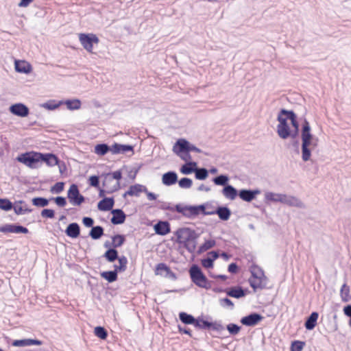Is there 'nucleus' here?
Here are the masks:
<instances>
[{"mask_svg": "<svg viewBox=\"0 0 351 351\" xmlns=\"http://www.w3.org/2000/svg\"><path fill=\"white\" fill-rule=\"evenodd\" d=\"M174 234L176 236V243L182 244L190 253L195 252L197 245L196 240L199 237V234L195 230L188 227L180 228Z\"/></svg>", "mask_w": 351, "mask_h": 351, "instance_id": "obj_1", "label": "nucleus"}, {"mask_svg": "<svg viewBox=\"0 0 351 351\" xmlns=\"http://www.w3.org/2000/svg\"><path fill=\"white\" fill-rule=\"evenodd\" d=\"M189 273L191 282L197 287L206 290L211 289L213 282L207 278L199 265H192L189 268Z\"/></svg>", "mask_w": 351, "mask_h": 351, "instance_id": "obj_2", "label": "nucleus"}, {"mask_svg": "<svg viewBox=\"0 0 351 351\" xmlns=\"http://www.w3.org/2000/svg\"><path fill=\"white\" fill-rule=\"evenodd\" d=\"M194 327L199 330H211L218 332H221L225 329L221 321L209 322L205 319L202 315L197 317Z\"/></svg>", "mask_w": 351, "mask_h": 351, "instance_id": "obj_3", "label": "nucleus"}, {"mask_svg": "<svg viewBox=\"0 0 351 351\" xmlns=\"http://www.w3.org/2000/svg\"><path fill=\"white\" fill-rule=\"evenodd\" d=\"M40 152H27L19 154L16 157V160L21 162L28 167L36 168L38 164L40 162Z\"/></svg>", "mask_w": 351, "mask_h": 351, "instance_id": "obj_4", "label": "nucleus"}, {"mask_svg": "<svg viewBox=\"0 0 351 351\" xmlns=\"http://www.w3.org/2000/svg\"><path fill=\"white\" fill-rule=\"evenodd\" d=\"M79 40L83 47L90 53L93 52L94 45H97L99 42L97 36L93 33H80Z\"/></svg>", "mask_w": 351, "mask_h": 351, "instance_id": "obj_5", "label": "nucleus"}, {"mask_svg": "<svg viewBox=\"0 0 351 351\" xmlns=\"http://www.w3.org/2000/svg\"><path fill=\"white\" fill-rule=\"evenodd\" d=\"M67 198L72 205L77 206L86 200V197L80 193L77 184H71L67 191Z\"/></svg>", "mask_w": 351, "mask_h": 351, "instance_id": "obj_6", "label": "nucleus"}, {"mask_svg": "<svg viewBox=\"0 0 351 351\" xmlns=\"http://www.w3.org/2000/svg\"><path fill=\"white\" fill-rule=\"evenodd\" d=\"M265 199L267 201L272 202H280L289 206L295 204L297 199L291 196L285 194L275 193L272 192H267L265 193Z\"/></svg>", "mask_w": 351, "mask_h": 351, "instance_id": "obj_7", "label": "nucleus"}, {"mask_svg": "<svg viewBox=\"0 0 351 351\" xmlns=\"http://www.w3.org/2000/svg\"><path fill=\"white\" fill-rule=\"evenodd\" d=\"M174 208L177 213L190 219H193L198 216L195 205L177 204L174 205Z\"/></svg>", "mask_w": 351, "mask_h": 351, "instance_id": "obj_8", "label": "nucleus"}, {"mask_svg": "<svg viewBox=\"0 0 351 351\" xmlns=\"http://www.w3.org/2000/svg\"><path fill=\"white\" fill-rule=\"evenodd\" d=\"M0 232L3 234H28L29 230L19 223H5L0 226Z\"/></svg>", "mask_w": 351, "mask_h": 351, "instance_id": "obj_9", "label": "nucleus"}, {"mask_svg": "<svg viewBox=\"0 0 351 351\" xmlns=\"http://www.w3.org/2000/svg\"><path fill=\"white\" fill-rule=\"evenodd\" d=\"M264 319V317L257 312H252L250 314L241 317L240 322L245 326L253 327L256 326Z\"/></svg>", "mask_w": 351, "mask_h": 351, "instance_id": "obj_10", "label": "nucleus"}, {"mask_svg": "<svg viewBox=\"0 0 351 351\" xmlns=\"http://www.w3.org/2000/svg\"><path fill=\"white\" fill-rule=\"evenodd\" d=\"M155 274L156 275H160L172 280L177 279L176 274L172 271L171 268L165 263H160L156 265Z\"/></svg>", "mask_w": 351, "mask_h": 351, "instance_id": "obj_11", "label": "nucleus"}, {"mask_svg": "<svg viewBox=\"0 0 351 351\" xmlns=\"http://www.w3.org/2000/svg\"><path fill=\"white\" fill-rule=\"evenodd\" d=\"M225 292L229 297L240 299L245 297L250 293V291L247 288H243L238 285L226 289Z\"/></svg>", "mask_w": 351, "mask_h": 351, "instance_id": "obj_12", "label": "nucleus"}, {"mask_svg": "<svg viewBox=\"0 0 351 351\" xmlns=\"http://www.w3.org/2000/svg\"><path fill=\"white\" fill-rule=\"evenodd\" d=\"M9 111L12 114L19 117H26L29 114V108L23 103L12 104L9 108Z\"/></svg>", "mask_w": 351, "mask_h": 351, "instance_id": "obj_13", "label": "nucleus"}, {"mask_svg": "<svg viewBox=\"0 0 351 351\" xmlns=\"http://www.w3.org/2000/svg\"><path fill=\"white\" fill-rule=\"evenodd\" d=\"M182 143H181V141H180L179 139L177 140V141L176 142L173 147V152L186 162H191V156L190 154V152L185 150V149H183V147H182Z\"/></svg>", "mask_w": 351, "mask_h": 351, "instance_id": "obj_14", "label": "nucleus"}, {"mask_svg": "<svg viewBox=\"0 0 351 351\" xmlns=\"http://www.w3.org/2000/svg\"><path fill=\"white\" fill-rule=\"evenodd\" d=\"M261 193L258 189H243L239 191V197L243 201L251 202L256 198L257 195Z\"/></svg>", "mask_w": 351, "mask_h": 351, "instance_id": "obj_15", "label": "nucleus"}, {"mask_svg": "<svg viewBox=\"0 0 351 351\" xmlns=\"http://www.w3.org/2000/svg\"><path fill=\"white\" fill-rule=\"evenodd\" d=\"M279 123L277 125V134L282 139H287L291 135V128L288 122L277 118Z\"/></svg>", "mask_w": 351, "mask_h": 351, "instance_id": "obj_16", "label": "nucleus"}, {"mask_svg": "<svg viewBox=\"0 0 351 351\" xmlns=\"http://www.w3.org/2000/svg\"><path fill=\"white\" fill-rule=\"evenodd\" d=\"M302 138V158L304 161H307V120L304 119L301 130Z\"/></svg>", "mask_w": 351, "mask_h": 351, "instance_id": "obj_17", "label": "nucleus"}, {"mask_svg": "<svg viewBox=\"0 0 351 351\" xmlns=\"http://www.w3.org/2000/svg\"><path fill=\"white\" fill-rule=\"evenodd\" d=\"M131 152L134 154V146L128 144H121L114 143L111 145V153L113 154H125L126 152Z\"/></svg>", "mask_w": 351, "mask_h": 351, "instance_id": "obj_18", "label": "nucleus"}, {"mask_svg": "<svg viewBox=\"0 0 351 351\" xmlns=\"http://www.w3.org/2000/svg\"><path fill=\"white\" fill-rule=\"evenodd\" d=\"M40 162H45L49 167H53L58 165L60 162L58 157L53 153H40Z\"/></svg>", "mask_w": 351, "mask_h": 351, "instance_id": "obj_19", "label": "nucleus"}, {"mask_svg": "<svg viewBox=\"0 0 351 351\" xmlns=\"http://www.w3.org/2000/svg\"><path fill=\"white\" fill-rule=\"evenodd\" d=\"M154 230L156 234L165 236L171 232V226L168 221L159 220L154 226Z\"/></svg>", "mask_w": 351, "mask_h": 351, "instance_id": "obj_20", "label": "nucleus"}, {"mask_svg": "<svg viewBox=\"0 0 351 351\" xmlns=\"http://www.w3.org/2000/svg\"><path fill=\"white\" fill-rule=\"evenodd\" d=\"M248 282L255 292L258 289L262 290L267 288V278L266 276L258 277V278H250Z\"/></svg>", "mask_w": 351, "mask_h": 351, "instance_id": "obj_21", "label": "nucleus"}, {"mask_svg": "<svg viewBox=\"0 0 351 351\" xmlns=\"http://www.w3.org/2000/svg\"><path fill=\"white\" fill-rule=\"evenodd\" d=\"M101 176L104 178L103 186L108 187V182H112L114 180L119 182L122 179V171L119 169L112 172L102 173Z\"/></svg>", "mask_w": 351, "mask_h": 351, "instance_id": "obj_22", "label": "nucleus"}, {"mask_svg": "<svg viewBox=\"0 0 351 351\" xmlns=\"http://www.w3.org/2000/svg\"><path fill=\"white\" fill-rule=\"evenodd\" d=\"M231 214V210L226 205L218 206L215 209L212 210V215H217L221 221H228Z\"/></svg>", "mask_w": 351, "mask_h": 351, "instance_id": "obj_23", "label": "nucleus"}, {"mask_svg": "<svg viewBox=\"0 0 351 351\" xmlns=\"http://www.w3.org/2000/svg\"><path fill=\"white\" fill-rule=\"evenodd\" d=\"M43 341L37 339H15L12 341V346L15 347H26L31 346H41Z\"/></svg>", "mask_w": 351, "mask_h": 351, "instance_id": "obj_24", "label": "nucleus"}, {"mask_svg": "<svg viewBox=\"0 0 351 351\" xmlns=\"http://www.w3.org/2000/svg\"><path fill=\"white\" fill-rule=\"evenodd\" d=\"M114 199L113 197H104L97 204V208L100 211H109L113 209Z\"/></svg>", "mask_w": 351, "mask_h": 351, "instance_id": "obj_25", "label": "nucleus"}, {"mask_svg": "<svg viewBox=\"0 0 351 351\" xmlns=\"http://www.w3.org/2000/svg\"><path fill=\"white\" fill-rule=\"evenodd\" d=\"M111 213L112 214V217L110 219V222L113 225H119L125 222L127 215L122 209H112Z\"/></svg>", "mask_w": 351, "mask_h": 351, "instance_id": "obj_26", "label": "nucleus"}, {"mask_svg": "<svg viewBox=\"0 0 351 351\" xmlns=\"http://www.w3.org/2000/svg\"><path fill=\"white\" fill-rule=\"evenodd\" d=\"M219 256L217 251L209 252L207 254V257L202 259V265L206 269H212L214 267V261L218 258Z\"/></svg>", "mask_w": 351, "mask_h": 351, "instance_id": "obj_27", "label": "nucleus"}, {"mask_svg": "<svg viewBox=\"0 0 351 351\" xmlns=\"http://www.w3.org/2000/svg\"><path fill=\"white\" fill-rule=\"evenodd\" d=\"M178 174L174 171H169L162 176V183L167 186H172L178 182Z\"/></svg>", "mask_w": 351, "mask_h": 351, "instance_id": "obj_28", "label": "nucleus"}, {"mask_svg": "<svg viewBox=\"0 0 351 351\" xmlns=\"http://www.w3.org/2000/svg\"><path fill=\"white\" fill-rule=\"evenodd\" d=\"M14 69L17 73L28 74L32 71V65L25 60H15Z\"/></svg>", "mask_w": 351, "mask_h": 351, "instance_id": "obj_29", "label": "nucleus"}, {"mask_svg": "<svg viewBox=\"0 0 351 351\" xmlns=\"http://www.w3.org/2000/svg\"><path fill=\"white\" fill-rule=\"evenodd\" d=\"M64 232L69 237L76 239L80 235V226L76 222L70 223Z\"/></svg>", "mask_w": 351, "mask_h": 351, "instance_id": "obj_30", "label": "nucleus"}, {"mask_svg": "<svg viewBox=\"0 0 351 351\" xmlns=\"http://www.w3.org/2000/svg\"><path fill=\"white\" fill-rule=\"evenodd\" d=\"M223 196L230 200H234L239 196V191L231 184L224 186L221 191Z\"/></svg>", "mask_w": 351, "mask_h": 351, "instance_id": "obj_31", "label": "nucleus"}, {"mask_svg": "<svg viewBox=\"0 0 351 351\" xmlns=\"http://www.w3.org/2000/svg\"><path fill=\"white\" fill-rule=\"evenodd\" d=\"M61 101L63 102V105H65L69 110H79L82 106V101L79 99H68Z\"/></svg>", "mask_w": 351, "mask_h": 351, "instance_id": "obj_32", "label": "nucleus"}, {"mask_svg": "<svg viewBox=\"0 0 351 351\" xmlns=\"http://www.w3.org/2000/svg\"><path fill=\"white\" fill-rule=\"evenodd\" d=\"M147 192V187L140 184H135L131 185L127 194H130V196L138 197L141 193Z\"/></svg>", "mask_w": 351, "mask_h": 351, "instance_id": "obj_33", "label": "nucleus"}, {"mask_svg": "<svg viewBox=\"0 0 351 351\" xmlns=\"http://www.w3.org/2000/svg\"><path fill=\"white\" fill-rule=\"evenodd\" d=\"M103 235H104V228L101 226H94L88 233V237L93 240H98Z\"/></svg>", "mask_w": 351, "mask_h": 351, "instance_id": "obj_34", "label": "nucleus"}, {"mask_svg": "<svg viewBox=\"0 0 351 351\" xmlns=\"http://www.w3.org/2000/svg\"><path fill=\"white\" fill-rule=\"evenodd\" d=\"M180 320L186 325H193L195 326L197 317L186 312H180L178 315Z\"/></svg>", "mask_w": 351, "mask_h": 351, "instance_id": "obj_35", "label": "nucleus"}, {"mask_svg": "<svg viewBox=\"0 0 351 351\" xmlns=\"http://www.w3.org/2000/svg\"><path fill=\"white\" fill-rule=\"evenodd\" d=\"M109 152H111V146L105 143H98L94 147V152L100 156L106 155Z\"/></svg>", "mask_w": 351, "mask_h": 351, "instance_id": "obj_36", "label": "nucleus"}, {"mask_svg": "<svg viewBox=\"0 0 351 351\" xmlns=\"http://www.w3.org/2000/svg\"><path fill=\"white\" fill-rule=\"evenodd\" d=\"M102 257H104L108 262L114 263L119 258V252L115 247L107 250Z\"/></svg>", "mask_w": 351, "mask_h": 351, "instance_id": "obj_37", "label": "nucleus"}, {"mask_svg": "<svg viewBox=\"0 0 351 351\" xmlns=\"http://www.w3.org/2000/svg\"><path fill=\"white\" fill-rule=\"evenodd\" d=\"M62 105H63V102L61 100L57 101L55 99H49L47 101L40 104V106L48 110H54Z\"/></svg>", "mask_w": 351, "mask_h": 351, "instance_id": "obj_38", "label": "nucleus"}, {"mask_svg": "<svg viewBox=\"0 0 351 351\" xmlns=\"http://www.w3.org/2000/svg\"><path fill=\"white\" fill-rule=\"evenodd\" d=\"M295 114V112L292 110H287L285 108H281L278 114V119L288 121H291L293 116Z\"/></svg>", "mask_w": 351, "mask_h": 351, "instance_id": "obj_39", "label": "nucleus"}, {"mask_svg": "<svg viewBox=\"0 0 351 351\" xmlns=\"http://www.w3.org/2000/svg\"><path fill=\"white\" fill-rule=\"evenodd\" d=\"M216 245V241L214 239L206 240L197 249V254H201L203 252L211 249Z\"/></svg>", "mask_w": 351, "mask_h": 351, "instance_id": "obj_40", "label": "nucleus"}, {"mask_svg": "<svg viewBox=\"0 0 351 351\" xmlns=\"http://www.w3.org/2000/svg\"><path fill=\"white\" fill-rule=\"evenodd\" d=\"M180 141L182 143V147L185 149V150L191 152H195L197 153L203 152L199 148L196 147L195 145L191 143L188 140L185 138H179Z\"/></svg>", "mask_w": 351, "mask_h": 351, "instance_id": "obj_41", "label": "nucleus"}, {"mask_svg": "<svg viewBox=\"0 0 351 351\" xmlns=\"http://www.w3.org/2000/svg\"><path fill=\"white\" fill-rule=\"evenodd\" d=\"M290 121L292 127L293 128V130H291L290 137H298L300 134V123L298 120V116L296 114Z\"/></svg>", "mask_w": 351, "mask_h": 351, "instance_id": "obj_42", "label": "nucleus"}, {"mask_svg": "<svg viewBox=\"0 0 351 351\" xmlns=\"http://www.w3.org/2000/svg\"><path fill=\"white\" fill-rule=\"evenodd\" d=\"M50 201V198L47 199L43 197H35L32 199V204L39 208H44L47 206Z\"/></svg>", "mask_w": 351, "mask_h": 351, "instance_id": "obj_43", "label": "nucleus"}, {"mask_svg": "<svg viewBox=\"0 0 351 351\" xmlns=\"http://www.w3.org/2000/svg\"><path fill=\"white\" fill-rule=\"evenodd\" d=\"M197 167V163L195 162H189L186 164L182 165L180 167V172L184 175L191 174L195 171V167Z\"/></svg>", "mask_w": 351, "mask_h": 351, "instance_id": "obj_44", "label": "nucleus"}, {"mask_svg": "<svg viewBox=\"0 0 351 351\" xmlns=\"http://www.w3.org/2000/svg\"><path fill=\"white\" fill-rule=\"evenodd\" d=\"M213 182L215 185L226 186L228 184L229 176L226 174H220L213 178Z\"/></svg>", "mask_w": 351, "mask_h": 351, "instance_id": "obj_45", "label": "nucleus"}, {"mask_svg": "<svg viewBox=\"0 0 351 351\" xmlns=\"http://www.w3.org/2000/svg\"><path fill=\"white\" fill-rule=\"evenodd\" d=\"M100 276L109 283L114 282L118 279V275L115 274L112 270L102 271Z\"/></svg>", "mask_w": 351, "mask_h": 351, "instance_id": "obj_46", "label": "nucleus"}, {"mask_svg": "<svg viewBox=\"0 0 351 351\" xmlns=\"http://www.w3.org/2000/svg\"><path fill=\"white\" fill-rule=\"evenodd\" d=\"M13 202L7 197H0V209L8 212L12 210Z\"/></svg>", "mask_w": 351, "mask_h": 351, "instance_id": "obj_47", "label": "nucleus"}, {"mask_svg": "<svg viewBox=\"0 0 351 351\" xmlns=\"http://www.w3.org/2000/svg\"><path fill=\"white\" fill-rule=\"evenodd\" d=\"M113 241L114 247L118 248L121 247L125 242V235L121 234H116L111 237Z\"/></svg>", "mask_w": 351, "mask_h": 351, "instance_id": "obj_48", "label": "nucleus"}, {"mask_svg": "<svg viewBox=\"0 0 351 351\" xmlns=\"http://www.w3.org/2000/svg\"><path fill=\"white\" fill-rule=\"evenodd\" d=\"M250 271L251 273L250 278H258V277H265V275L264 274V271L258 265L253 264L250 268Z\"/></svg>", "mask_w": 351, "mask_h": 351, "instance_id": "obj_49", "label": "nucleus"}, {"mask_svg": "<svg viewBox=\"0 0 351 351\" xmlns=\"http://www.w3.org/2000/svg\"><path fill=\"white\" fill-rule=\"evenodd\" d=\"M340 295L341 300L344 302H347L351 299V296L350 295V287L346 283H344L341 286L340 289Z\"/></svg>", "mask_w": 351, "mask_h": 351, "instance_id": "obj_50", "label": "nucleus"}, {"mask_svg": "<svg viewBox=\"0 0 351 351\" xmlns=\"http://www.w3.org/2000/svg\"><path fill=\"white\" fill-rule=\"evenodd\" d=\"M197 215L200 214L203 215H212V210H206V208H212V206L208 203H204L199 205H195Z\"/></svg>", "mask_w": 351, "mask_h": 351, "instance_id": "obj_51", "label": "nucleus"}, {"mask_svg": "<svg viewBox=\"0 0 351 351\" xmlns=\"http://www.w3.org/2000/svg\"><path fill=\"white\" fill-rule=\"evenodd\" d=\"M13 204L14 206L12 210L16 215H23L27 213H31L33 211L32 209H23V208L21 206L20 204H17V200H15L13 202Z\"/></svg>", "mask_w": 351, "mask_h": 351, "instance_id": "obj_52", "label": "nucleus"}, {"mask_svg": "<svg viewBox=\"0 0 351 351\" xmlns=\"http://www.w3.org/2000/svg\"><path fill=\"white\" fill-rule=\"evenodd\" d=\"M94 334L96 337H97L98 338H99L102 340L106 339V338L108 337V332L107 330L104 327L101 326L95 327Z\"/></svg>", "mask_w": 351, "mask_h": 351, "instance_id": "obj_53", "label": "nucleus"}, {"mask_svg": "<svg viewBox=\"0 0 351 351\" xmlns=\"http://www.w3.org/2000/svg\"><path fill=\"white\" fill-rule=\"evenodd\" d=\"M318 317L319 313L317 311H313L308 315V330L315 328L317 324Z\"/></svg>", "mask_w": 351, "mask_h": 351, "instance_id": "obj_54", "label": "nucleus"}, {"mask_svg": "<svg viewBox=\"0 0 351 351\" xmlns=\"http://www.w3.org/2000/svg\"><path fill=\"white\" fill-rule=\"evenodd\" d=\"M226 328L230 335L235 336L240 332L242 328L237 324L230 323L226 325Z\"/></svg>", "mask_w": 351, "mask_h": 351, "instance_id": "obj_55", "label": "nucleus"}, {"mask_svg": "<svg viewBox=\"0 0 351 351\" xmlns=\"http://www.w3.org/2000/svg\"><path fill=\"white\" fill-rule=\"evenodd\" d=\"M208 176V171L204 168H198L195 170V177L197 180H204Z\"/></svg>", "mask_w": 351, "mask_h": 351, "instance_id": "obj_56", "label": "nucleus"}, {"mask_svg": "<svg viewBox=\"0 0 351 351\" xmlns=\"http://www.w3.org/2000/svg\"><path fill=\"white\" fill-rule=\"evenodd\" d=\"M311 128L308 125V160H311V149L310 147L314 148L317 145V138L311 134Z\"/></svg>", "mask_w": 351, "mask_h": 351, "instance_id": "obj_57", "label": "nucleus"}, {"mask_svg": "<svg viewBox=\"0 0 351 351\" xmlns=\"http://www.w3.org/2000/svg\"><path fill=\"white\" fill-rule=\"evenodd\" d=\"M178 185L182 189H189L193 184V180L187 177L182 178L180 180H178Z\"/></svg>", "mask_w": 351, "mask_h": 351, "instance_id": "obj_58", "label": "nucleus"}, {"mask_svg": "<svg viewBox=\"0 0 351 351\" xmlns=\"http://www.w3.org/2000/svg\"><path fill=\"white\" fill-rule=\"evenodd\" d=\"M305 341L294 340L291 342L290 350L291 351H302L304 347Z\"/></svg>", "mask_w": 351, "mask_h": 351, "instance_id": "obj_59", "label": "nucleus"}, {"mask_svg": "<svg viewBox=\"0 0 351 351\" xmlns=\"http://www.w3.org/2000/svg\"><path fill=\"white\" fill-rule=\"evenodd\" d=\"M291 147L293 149V154L296 156L300 155V141L298 137H291Z\"/></svg>", "mask_w": 351, "mask_h": 351, "instance_id": "obj_60", "label": "nucleus"}, {"mask_svg": "<svg viewBox=\"0 0 351 351\" xmlns=\"http://www.w3.org/2000/svg\"><path fill=\"white\" fill-rule=\"evenodd\" d=\"M64 182H58L53 185L50 189V192L53 194H59L63 191L64 189Z\"/></svg>", "mask_w": 351, "mask_h": 351, "instance_id": "obj_61", "label": "nucleus"}, {"mask_svg": "<svg viewBox=\"0 0 351 351\" xmlns=\"http://www.w3.org/2000/svg\"><path fill=\"white\" fill-rule=\"evenodd\" d=\"M43 218L53 219L55 217V210L51 208H44L40 213Z\"/></svg>", "mask_w": 351, "mask_h": 351, "instance_id": "obj_62", "label": "nucleus"}, {"mask_svg": "<svg viewBox=\"0 0 351 351\" xmlns=\"http://www.w3.org/2000/svg\"><path fill=\"white\" fill-rule=\"evenodd\" d=\"M50 199L53 201L59 207H64L67 204L66 199L62 196L52 197H50Z\"/></svg>", "mask_w": 351, "mask_h": 351, "instance_id": "obj_63", "label": "nucleus"}, {"mask_svg": "<svg viewBox=\"0 0 351 351\" xmlns=\"http://www.w3.org/2000/svg\"><path fill=\"white\" fill-rule=\"evenodd\" d=\"M219 304L224 308H229L232 309L234 306L233 302L228 298H224L219 300Z\"/></svg>", "mask_w": 351, "mask_h": 351, "instance_id": "obj_64", "label": "nucleus"}]
</instances>
